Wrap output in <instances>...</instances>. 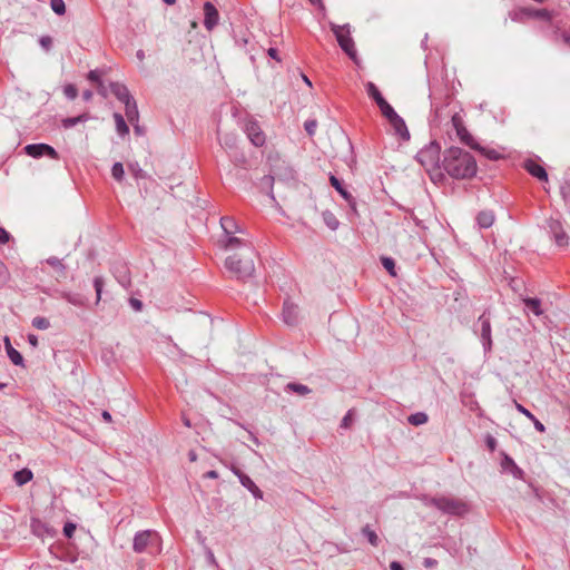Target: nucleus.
<instances>
[{
	"mask_svg": "<svg viewBox=\"0 0 570 570\" xmlns=\"http://www.w3.org/2000/svg\"><path fill=\"white\" fill-rule=\"evenodd\" d=\"M245 132L250 142L256 147H262L266 141L265 134L256 120H248L245 124Z\"/></svg>",
	"mask_w": 570,
	"mask_h": 570,
	"instance_id": "obj_10",
	"label": "nucleus"
},
{
	"mask_svg": "<svg viewBox=\"0 0 570 570\" xmlns=\"http://www.w3.org/2000/svg\"><path fill=\"white\" fill-rule=\"evenodd\" d=\"M390 125L394 129V134L399 136L402 140L407 141L410 139V131L406 127L404 119L396 115L392 119L389 120Z\"/></svg>",
	"mask_w": 570,
	"mask_h": 570,
	"instance_id": "obj_14",
	"label": "nucleus"
},
{
	"mask_svg": "<svg viewBox=\"0 0 570 570\" xmlns=\"http://www.w3.org/2000/svg\"><path fill=\"white\" fill-rule=\"evenodd\" d=\"M220 462L230 469V471L238 478L240 484L247 489L254 498L263 500L264 494L263 491L255 484V482L245 473H243L234 464H228L227 462L220 460Z\"/></svg>",
	"mask_w": 570,
	"mask_h": 570,
	"instance_id": "obj_7",
	"label": "nucleus"
},
{
	"mask_svg": "<svg viewBox=\"0 0 570 570\" xmlns=\"http://www.w3.org/2000/svg\"><path fill=\"white\" fill-rule=\"evenodd\" d=\"M282 318L287 325H296L298 322V306L289 301L283 305Z\"/></svg>",
	"mask_w": 570,
	"mask_h": 570,
	"instance_id": "obj_13",
	"label": "nucleus"
},
{
	"mask_svg": "<svg viewBox=\"0 0 570 570\" xmlns=\"http://www.w3.org/2000/svg\"><path fill=\"white\" fill-rule=\"evenodd\" d=\"M13 479L18 485H23L32 479V472L28 469H22L13 474Z\"/></svg>",
	"mask_w": 570,
	"mask_h": 570,
	"instance_id": "obj_30",
	"label": "nucleus"
},
{
	"mask_svg": "<svg viewBox=\"0 0 570 570\" xmlns=\"http://www.w3.org/2000/svg\"><path fill=\"white\" fill-rule=\"evenodd\" d=\"M423 564L425 568H434L438 564V561L432 558H425Z\"/></svg>",
	"mask_w": 570,
	"mask_h": 570,
	"instance_id": "obj_61",
	"label": "nucleus"
},
{
	"mask_svg": "<svg viewBox=\"0 0 570 570\" xmlns=\"http://www.w3.org/2000/svg\"><path fill=\"white\" fill-rule=\"evenodd\" d=\"M523 303L525 307L532 312L534 315L540 316L543 314V311L541 308V301L539 298H524Z\"/></svg>",
	"mask_w": 570,
	"mask_h": 570,
	"instance_id": "obj_24",
	"label": "nucleus"
},
{
	"mask_svg": "<svg viewBox=\"0 0 570 570\" xmlns=\"http://www.w3.org/2000/svg\"><path fill=\"white\" fill-rule=\"evenodd\" d=\"M332 31L334 32L336 40L342 48V50L352 59L356 57V50L354 46V41L350 36V27L348 24L338 26L332 24Z\"/></svg>",
	"mask_w": 570,
	"mask_h": 570,
	"instance_id": "obj_5",
	"label": "nucleus"
},
{
	"mask_svg": "<svg viewBox=\"0 0 570 570\" xmlns=\"http://www.w3.org/2000/svg\"><path fill=\"white\" fill-rule=\"evenodd\" d=\"M94 287H95L96 295H97L96 304H98L101 299V293H102V287H104L102 277L97 276L94 278Z\"/></svg>",
	"mask_w": 570,
	"mask_h": 570,
	"instance_id": "obj_43",
	"label": "nucleus"
},
{
	"mask_svg": "<svg viewBox=\"0 0 570 570\" xmlns=\"http://www.w3.org/2000/svg\"><path fill=\"white\" fill-rule=\"evenodd\" d=\"M255 248L246 245L239 253L228 256L225 266L237 279H246L255 272Z\"/></svg>",
	"mask_w": 570,
	"mask_h": 570,
	"instance_id": "obj_2",
	"label": "nucleus"
},
{
	"mask_svg": "<svg viewBox=\"0 0 570 570\" xmlns=\"http://www.w3.org/2000/svg\"><path fill=\"white\" fill-rule=\"evenodd\" d=\"M60 297L66 299L68 303L75 306H83L85 305V298L77 293H70V292H61Z\"/></svg>",
	"mask_w": 570,
	"mask_h": 570,
	"instance_id": "obj_26",
	"label": "nucleus"
},
{
	"mask_svg": "<svg viewBox=\"0 0 570 570\" xmlns=\"http://www.w3.org/2000/svg\"><path fill=\"white\" fill-rule=\"evenodd\" d=\"M286 390L297 393L299 395H306L311 393V389L307 385L301 383H288L286 385Z\"/></svg>",
	"mask_w": 570,
	"mask_h": 570,
	"instance_id": "obj_33",
	"label": "nucleus"
},
{
	"mask_svg": "<svg viewBox=\"0 0 570 570\" xmlns=\"http://www.w3.org/2000/svg\"><path fill=\"white\" fill-rule=\"evenodd\" d=\"M219 22V13L216 7L206 1L204 3V26L208 31H212Z\"/></svg>",
	"mask_w": 570,
	"mask_h": 570,
	"instance_id": "obj_12",
	"label": "nucleus"
},
{
	"mask_svg": "<svg viewBox=\"0 0 570 570\" xmlns=\"http://www.w3.org/2000/svg\"><path fill=\"white\" fill-rule=\"evenodd\" d=\"M76 531V524H73L72 522H67L65 525H63V534L67 537V538H72L73 533Z\"/></svg>",
	"mask_w": 570,
	"mask_h": 570,
	"instance_id": "obj_53",
	"label": "nucleus"
},
{
	"mask_svg": "<svg viewBox=\"0 0 570 570\" xmlns=\"http://www.w3.org/2000/svg\"><path fill=\"white\" fill-rule=\"evenodd\" d=\"M422 501L425 507H434L443 513L451 515H462L468 512V505L465 502L449 497H424Z\"/></svg>",
	"mask_w": 570,
	"mask_h": 570,
	"instance_id": "obj_4",
	"label": "nucleus"
},
{
	"mask_svg": "<svg viewBox=\"0 0 570 570\" xmlns=\"http://www.w3.org/2000/svg\"><path fill=\"white\" fill-rule=\"evenodd\" d=\"M377 107L380 108L382 115L387 119V121L397 115L394 108L386 100Z\"/></svg>",
	"mask_w": 570,
	"mask_h": 570,
	"instance_id": "obj_34",
	"label": "nucleus"
},
{
	"mask_svg": "<svg viewBox=\"0 0 570 570\" xmlns=\"http://www.w3.org/2000/svg\"><path fill=\"white\" fill-rule=\"evenodd\" d=\"M9 281V272L6 265L0 261V287Z\"/></svg>",
	"mask_w": 570,
	"mask_h": 570,
	"instance_id": "obj_48",
	"label": "nucleus"
},
{
	"mask_svg": "<svg viewBox=\"0 0 570 570\" xmlns=\"http://www.w3.org/2000/svg\"><path fill=\"white\" fill-rule=\"evenodd\" d=\"M381 263H382L383 267L389 272V274L391 276H396L395 262H394V259L392 257L383 256L381 258Z\"/></svg>",
	"mask_w": 570,
	"mask_h": 570,
	"instance_id": "obj_36",
	"label": "nucleus"
},
{
	"mask_svg": "<svg viewBox=\"0 0 570 570\" xmlns=\"http://www.w3.org/2000/svg\"><path fill=\"white\" fill-rule=\"evenodd\" d=\"M114 119H115V124H116V130L119 134V136L124 137V136L128 135L129 134V127L126 124L124 117L120 114L115 112L114 114Z\"/></svg>",
	"mask_w": 570,
	"mask_h": 570,
	"instance_id": "obj_29",
	"label": "nucleus"
},
{
	"mask_svg": "<svg viewBox=\"0 0 570 570\" xmlns=\"http://www.w3.org/2000/svg\"><path fill=\"white\" fill-rule=\"evenodd\" d=\"M455 130H456L458 136L461 138V140L463 142H465L466 145H470L471 147L473 146L470 142L472 137L470 136V134L468 132V130L465 129V127L463 125H460L459 128H455Z\"/></svg>",
	"mask_w": 570,
	"mask_h": 570,
	"instance_id": "obj_42",
	"label": "nucleus"
},
{
	"mask_svg": "<svg viewBox=\"0 0 570 570\" xmlns=\"http://www.w3.org/2000/svg\"><path fill=\"white\" fill-rule=\"evenodd\" d=\"M63 94L69 100H73L78 96V90L75 85L69 83L63 87Z\"/></svg>",
	"mask_w": 570,
	"mask_h": 570,
	"instance_id": "obj_46",
	"label": "nucleus"
},
{
	"mask_svg": "<svg viewBox=\"0 0 570 570\" xmlns=\"http://www.w3.org/2000/svg\"><path fill=\"white\" fill-rule=\"evenodd\" d=\"M10 240V234L0 227V244H7Z\"/></svg>",
	"mask_w": 570,
	"mask_h": 570,
	"instance_id": "obj_58",
	"label": "nucleus"
},
{
	"mask_svg": "<svg viewBox=\"0 0 570 570\" xmlns=\"http://www.w3.org/2000/svg\"><path fill=\"white\" fill-rule=\"evenodd\" d=\"M87 77L92 82H96V83L102 82L98 70H90Z\"/></svg>",
	"mask_w": 570,
	"mask_h": 570,
	"instance_id": "obj_55",
	"label": "nucleus"
},
{
	"mask_svg": "<svg viewBox=\"0 0 570 570\" xmlns=\"http://www.w3.org/2000/svg\"><path fill=\"white\" fill-rule=\"evenodd\" d=\"M524 11V7L523 8H519L517 10H513L509 13L510 18L513 20V21H518V22H521V21H524V19H528L527 16H525V12Z\"/></svg>",
	"mask_w": 570,
	"mask_h": 570,
	"instance_id": "obj_47",
	"label": "nucleus"
},
{
	"mask_svg": "<svg viewBox=\"0 0 570 570\" xmlns=\"http://www.w3.org/2000/svg\"><path fill=\"white\" fill-rule=\"evenodd\" d=\"M273 184H274V177H273V176L267 175V176H264V177L261 179V181H259V187H261V189H262V190H264V189H269V190H268V196L274 200V199H275V197H274V194H273V191H272V186H273Z\"/></svg>",
	"mask_w": 570,
	"mask_h": 570,
	"instance_id": "obj_35",
	"label": "nucleus"
},
{
	"mask_svg": "<svg viewBox=\"0 0 570 570\" xmlns=\"http://www.w3.org/2000/svg\"><path fill=\"white\" fill-rule=\"evenodd\" d=\"M219 141L220 145L226 149H233L236 146V138L233 135H225L224 138Z\"/></svg>",
	"mask_w": 570,
	"mask_h": 570,
	"instance_id": "obj_45",
	"label": "nucleus"
},
{
	"mask_svg": "<svg viewBox=\"0 0 570 570\" xmlns=\"http://www.w3.org/2000/svg\"><path fill=\"white\" fill-rule=\"evenodd\" d=\"M132 550L136 553H160L161 538L155 530L138 531L132 540Z\"/></svg>",
	"mask_w": 570,
	"mask_h": 570,
	"instance_id": "obj_3",
	"label": "nucleus"
},
{
	"mask_svg": "<svg viewBox=\"0 0 570 570\" xmlns=\"http://www.w3.org/2000/svg\"><path fill=\"white\" fill-rule=\"evenodd\" d=\"M473 148H476V146H472ZM479 149V147H478ZM480 150L489 158V159H492V160H495L500 157V154L494 150V149H485V148H480Z\"/></svg>",
	"mask_w": 570,
	"mask_h": 570,
	"instance_id": "obj_51",
	"label": "nucleus"
},
{
	"mask_svg": "<svg viewBox=\"0 0 570 570\" xmlns=\"http://www.w3.org/2000/svg\"><path fill=\"white\" fill-rule=\"evenodd\" d=\"M478 323L480 324V338L484 348V352L491 351L492 347V337H491V323L490 317L484 312L479 318Z\"/></svg>",
	"mask_w": 570,
	"mask_h": 570,
	"instance_id": "obj_11",
	"label": "nucleus"
},
{
	"mask_svg": "<svg viewBox=\"0 0 570 570\" xmlns=\"http://www.w3.org/2000/svg\"><path fill=\"white\" fill-rule=\"evenodd\" d=\"M129 304H130V306H131L135 311H137V312L141 311V308H142V303H141V301H139L138 298H134V297H131V298L129 299Z\"/></svg>",
	"mask_w": 570,
	"mask_h": 570,
	"instance_id": "obj_57",
	"label": "nucleus"
},
{
	"mask_svg": "<svg viewBox=\"0 0 570 570\" xmlns=\"http://www.w3.org/2000/svg\"><path fill=\"white\" fill-rule=\"evenodd\" d=\"M561 39H562V41H563L566 45L570 46V32H569V31H563V32L561 33Z\"/></svg>",
	"mask_w": 570,
	"mask_h": 570,
	"instance_id": "obj_64",
	"label": "nucleus"
},
{
	"mask_svg": "<svg viewBox=\"0 0 570 570\" xmlns=\"http://www.w3.org/2000/svg\"><path fill=\"white\" fill-rule=\"evenodd\" d=\"M24 151L32 158H40L48 156L52 159H58V153L56 149L47 144H30L24 147Z\"/></svg>",
	"mask_w": 570,
	"mask_h": 570,
	"instance_id": "obj_8",
	"label": "nucleus"
},
{
	"mask_svg": "<svg viewBox=\"0 0 570 570\" xmlns=\"http://www.w3.org/2000/svg\"><path fill=\"white\" fill-rule=\"evenodd\" d=\"M206 557H207L208 562L212 566H214V567L217 566L216 558L210 549H206Z\"/></svg>",
	"mask_w": 570,
	"mask_h": 570,
	"instance_id": "obj_59",
	"label": "nucleus"
},
{
	"mask_svg": "<svg viewBox=\"0 0 570 570\" xmlns=\"http://www.w3.org/2000/svg\"><path fill=\"white\" fill-rule=\"evenodd\" d=\"M416 159L424 166H435L440 160V147L432 142L419 151Z\"/></svg>",
	"mask_w": 570,
	"mask_h": 570,
	"instance_id": "obj_9",
	"label": "nucleus"
},
{
	"mask_svg": "<svg viewBox=\"0 0 570 570\" xmlns=\"http://www.w3.org/2000/svg\"><path fill=\"white\" fill-rule=\"evenodd\" d=\"M362 534L368 540V542L373 547H377L380 539L374 530H372L368 525L362 528Z\"/></svg>",
	"mask_w": 570,
	"mask_h": 570,
	"instance_id": "obj_32",
	"label": "nucleus"
},
{
	"mask_svg": "<svg viewBox=\"0 0 570 570\" xmlns=\"http://www.w3.org/2000/svg\"><path fill=\"white\" fill-rule=\"evenodd\" d=\"M39 43L41 46L42 49H45L46 51H49L52 47V39L50 36H42L40 39H39Z\"/></svg>",
	"mask_w": 570,
	"mask_h": 570,
	"instance_id": "obj_49",
	"label": "nucleus"
},
{
	"mask_svg": "<svg viewBox=\"0 0 570 570\" xmlns=\"http://www.w3.org/2000/svg\"><path fill=\"white\" fill-rule=\"evenodd\" d=\"M352 411H348L345 416L342 419L341 428L348 429L352 424Z\"/></svg>",
	"mask_w": 570,
	"mask_h": 570,
	"instance_id": "obj_54",
	"label": "nucleus"
},
{
	"mask_svg": "<svg viewBox=\"0 0 570 570\" xmlns=\"http://www.w3.org/2000/svg\"><path fill=\"white\" fill-rule=\"evenodd\" d=\"M30 528H31V532L39 538H43L46 535H52L51 528L38 518L31 519Z\"/></svg>",
	"mask_w": 570,
	"mask_h": 570,
	"instance_id": "obj_17",
	"label": "nucleus"
},
{
	"mask_svg": "<svg viewBox=\"0 0 570 570\" xmlns=\"http://www.w3.org/2000/svg\"><path fill=\"white\" fill-rule=\"evenodd\" d=\"M455 130H456L458 136L461 138V140L463 142H465L466 145H470L471 147L473 146L470 142L472 137L470 136V134L468 132V130L465 129V127L463 125H460L459 128H455Z\"/></svg>",
	"mask_w": 570,
	"mask_h": 570,
	"instance_id": "obj_41",
	"label": "nucleus"
},
{
	"mask_svg": "<svg viewBox=\"0 0 570 570\" xmlns=\"http://www.w3.org/2000/svg\"><path fill=\"white\" fill-rule=\"evenodd\" d=\"M324 224L331 229L336 230L340 226V222L331 210H324L322 213Z\"/></svg>",
	"mask_w": 570,
	"mask_h": 570,
	"instance_id": "obj_28",
	"label": "nucleus"
},
{
	"mask_svg": "<svg viewBox=\"0 0 570 570\" xmlns=\"http://www.w3.org/2000/svg\"><path fill=\"white\" fill-rule=\"evenodd\" d=\"M443 168L451 177L465 179L475 175L476 161L470 153L451 147L444 153Z\"/></svg>",
	"mask_w": 570,
	"mask_h": 570,
	"instance_id": "obj_1",
	"label": "nucleus"
},
{
	"mask_svg": "<svg viewBox=\"0 0 570 570\" xmlns=\"http://www.w3.org/2000/svg\"><path fill=\"white\" fill-rule=\"evenodd\" d=\"M220 226L227 236L242 232L239 226L237 225L236 220L233 217H228V216L222 217Z\"/></svg>",
	"mask_w": 570,
	"mask_h": 570,
	"instance_id": "obj_20",
	"label": "nucleus"
},
{
	"mask_svg": "<svg viewBox=\"0 0 570 570\" xmlns=\"http://www.w3.org/2000/svg\"><path fill=\"white\" fill-rule=\"evenodd\" d=\"M46 262H47V264L52 266L55 269H57L61 273H65L66 266L62 264L61 259H59L58 257L51 256V257L47 258Z\"/></svg>",
	"mask_w": 570,
	"mask_h": 570,
	"instance_id": "obj_44",
	"label": "nucleus"
},
{
	"mask_svg": "<svg viewBox=\"0 0 570 570\" xmlns=\"http://www.w3.org/2000/svg\"><path fill=\"white\" fill-rule=\"evenodd\" d=\"M110 92L122 104L130 100L132 96L130 95L128 88L119 82H110L109 85Z\"/></svg>",
	"mask_w": 570,
	"mask_h": 570,
	"instance_id": "obj_16",
	"label": "nucleus"
},
{
	"mask_svg": "<svg viewBox=\"0 0 570 570\" xmlns=\"http://www.w3.org/2000/svg\"><path fill=\"white\" fill-rule=\"evenodd\" d=\"M487 445H488V448H489L491 451H493V450L495 449V446H497V441H495V439H494L493 436L489 435V436L487 438Z\"/></svg>",
	"mask_w": 570,
	"mask_h": 570,
	"instance_id": "obj_62",
	"label": "nucleus"
},
{
	"mask_svg": "<svg viewBox=\"0 0 570 570\" xmlns=\"http://www.w3.org/2000/svg\"><path fill=\"white\" fill-rule=\"evenodd\" d=\"M331 185L337 190V193L350 204L354 203V198L351 193L342 185L340 179L334 175L330 177Z\"/></svg>",
	"mask_w": 570,
	"mask_h": 570,
	"instance_id": "obj_22",
	"label": "nucleus"
},
{
	"mask_svg": "<svg viewBox=\"0 0 570 570\" xmlns=\"http://www.w3.org/2000/svg\"><path fill=\"white\" fill-rule=\"evenodd\" d=\"M124 105H125V114H126L128 121L131 125H135V122H138L139 111H138V107H137V104H136V100L134 99V97L130 100L126 101Z\"/></svg>",
	"mask_w": 570,
	"mask_h": 570,
	"instance_id": "obj_19",
	"label": "nucleus"
},
{
	"mask_svg": "<svg viewBox=\"0 0 570 570\" xmlns=\"http://www.w3.org/2000/svg\"><path fill=\"white\" fill-rule=\"evenodd\" d=\"M89 118L90 117L88 114H81L77 117L65 118V119H62L61 124L65 129H69L80 122H86Z\"/></svg>",
	"mask_w": 570,
	"mask_h": 570,
	"instance_id": "obj_27",
	"label": "nucleus"
},
{
	"mask_svg": "<svg viewBox=\"0 0 570 570\" xmlns=\"http://www.w3.org/2000/svg\"><path fill=\"white\" fill-rule=\"evenodd\" d=\"M316 127H317V121L314 119L306 120L304 124V128L309 136H313L315 134Z\"/></svg>",
	"mask_w": 570,
	"mask_h": 570,
	"instance_id": "obj_50",
	"label": "nucleus"
},
{
	"mask_svg": "<svg viewBox=\"0 0 570 570\" xmlns=\"http://www.w3.org/2000/svg\"><path fill=\"white\" fill-rule=\"evenodd\" d=\"M524 169L533 177L538 178L541 181L548 180V174L546 169L532 159H528L523 164Z\"/></svg>",
	"mask_w": 570,
	"mask_h": 570,
	"instance_id": "obj_15",
	"label": "nucleus"
},
{
	"mask_svg": "<svg viewBox=\"0 0 570 570\" xmlns=\"http://www.w3.org/2000/svg\"><path fill=\"white\" fill-rule=\"evenodd\" d=\"M527 18H535V19H542L546 21H551L552 19V12L547 9H532V8H525L524 11Z\"/></svg>",
	"mask_w": 570,
	"mask_h": 570,
	"instance_id": "obj_21",
	"label": "nucleus"
},
{
	"mask_svg": "<svg viewBox=\"0 0 570 570\" xmlns=\"http://www.w3.org/2000/svg\"><path fill=\"white\" fill-rule=\"evenodd\" d=\"M129 168L134 171L135 176L138 178V177H141V174H142V170L141 168L138 166V164H135V165H129Z\"/></svg>",
	"mask_w": 570,
	"mask_h": 570,
	"instance_id": "obj_63",
	"label": "nucleus"
},
{
	"mask_svg": "<svg viewBox=\"0 0 570 570\" xmlns=\"http://www.w3.org/2000/svg\"><path fill=\"white\" fill-rule=\"evenodd\" d=\"M547 228L556 246L566 248L569 245V236L559 219L550 218L547 222Z\"/></svg>",
	"mask_w": 570,
	"mask_h": 570,
	"instance_id": "obj_6",
	"label": "nucleus"
},
{
	"mask_svg": "<svg viewBox=\"0 0 570 570\" xmlns=\"http://www.w3.org/2000/svg\"><path fill=\"white\" fill-rule=\"evenodd\" d=\"M514 405H515V409L518 410V412H520L521 414L527 416L529 420H534V415L528 409H525L522 404L514 401Z\"/></svg>",
	"mask_w": 570,
	"mask_h": 570,
	"instance_id": "obj_52",
	"label": "nucleus"
},
{
	"mask_svg": "<svg viewBox=\"0 0 570 570\" xmlns=\"http://www.w3.org/2000/svg\"><path fill=\"white\" fill-rule=\"evenodd\" d=\"M476 223L481 228H489L494 223V215L491 210H482L476 216Z\"/></svg>",
	"mask_w": 570,
	"mask_h": 570,
	"instance_id": "obj_23",
	"label": "nucleus"
},
{
	"mask_svg": "<svg viewBox=\"0 0 570 570\" xmlns=\"http://www.w3.org/2000/svg\"><path fill=\"white\" fill-rule=\"evenodd\" d=\"M531 421L538 432L543 433L546 431V426L535 416L534 420Z\"/></svg>",
	"mask_w": 570,
	"mask_h": 570,
	"instance_id": "obj_60",
	"label": "nucleus"
},
{
	"mask_svg": "<svg viewBox=\"0 0 570 570\" xmlns=\"http://www.w3.org/2000/svg\"><path fill=\"white\" fill-rule=\"evenodd\" d=\"M111 175L118 181H120L124 178L125 170L121 163L117 161L112 165Z\"/></svg>",
	"mask_w": 570,
	"mask_h": 570,
	"instance_id": "obj_40",
	"label": "nucleus"
},
{
	"mask_svg": "<svg viewBox=\"0 0 570 570\" xmlns=\"http://www.w3.org/2000/svg\"><path fill=\"white\" fill-rule=\"evenodd\" d=\"M4 347L8 357L14 365L23 366V357L10 343V338L8 336L4 337Z\"/></svg>",
	"mask_w": 570,
	"mask_h": 570,
	"instance_id": "obj_18",
	"label": "nucleus"
},
{
	"mask_svg": "<svg viewBox=\"0 0 570 570\" xmlns=\"http://www.w3.org/2000/svg\"><path fill=\"white\" fill-rule=\"evenodd\" d=\"M50 7L52 11L58 16L66 13V4L63 0H50Z\"/></svg>",
	"mask_w": 570,
	"mask_h": 570,
	"instance_id": "obj_37",
	"label": "nucleus"
},
{
	"mask_svg": "<svg viewBox=\"0 0 570 570\" xmlns=\"http://www.w3.org/2000/svg\"><path fill=\"white\" fill-rule=\"evenodd\" d=\"M505 461H507L509 464H511V465H512V468H513V469H512V473H513V475H514V476H517V478H520V476H521V474H522V470H521L520 468H518V466L514 464L513 460H512V459H510L509 456H507V458H505Z\"/></svg>",
	"mask_w": 570,
	"mask_h": 570,
	"instance_id": "obj_56",
	"label": "nucleus"
},
{
	"mask_svg": "<svg viewBox=\"0 0 570 570\" xmlns=\"http://www.w3.org/2000/svg\"><path fill=\"white\" fill-rule=\"evenodd\" d=\"M32 326L38 330H48L50 327V322L48 318L43 316H37L32 320Z\"/></svg>",
	"mask_w": 570,
	"mask_h": 570,
	"instance_id": "obj_39",
	"label": "nucleus"
},
{
	"mask_svg": "<svg viewBox=\"0 0 570 570\" xmlns=\"http://www.w3.org/2000/svg\"><path fill=\"white\" fill-rule=\"evenodd\" d=\"M428 420H429V417H428L426 413H424V412H416V413L411 414L407 417L409 423L412 425H415V426L425 424L428 422Z\"/></svg>",
	"mask_w": 570,
	"mask_h": 570,
	"instance_id": "obj_31",
	"label": "nucleus"
},
{
	"mask_svg": "<svg viewBox=\"0 0 570 570\" xmlns=\"http://www.w3.org/2000/svg\"><path fill=\"white\" fill-rule=\"evenodd\" d=\"M247 244L242 238H238V237H235L232 235H229V237L226 242L227 248H240L242 249Z\"/></svg>",
	"mask_w": 570,
	"mask_h": 570,
	"instance_id": "obj_38",
	"label": "nucleus"
},
{
	"mask_svg": "<svg viewBox=\"0 0 570 570\" xmlns=\"http://www.w3.org/2000/svg\"><path fill=\"white\" fill-rule=\"evenodd\" d=\"M365 87L367 95L376 102L377 106L385 101L381 91L373 82L368 81Z\"/></svg>",
	"mask_w": 570,
	"mask_h": 570,
	"instance_id": "obj_25",
	"label": "nucleus"
}]
</instances>
